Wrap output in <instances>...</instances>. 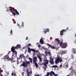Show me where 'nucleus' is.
I'll list each match as a JSON object with an SVG mask.
<instances>
[{
	"label": "nucleus",
	"instance_id": "1",
	"mask_svg": "<svg viewBox=\"0 0 76 76\" xmlns=\"http://www.w3.org/2000/svg\"><path fill=\"white\" fill-rule=\"evenodd\" d=\"M8 10H10V12H12V14L14 16H16V14L17 15H19V12L17 11V10L15 9L13 7H10L8 9Z\"/></svg>",
	"mask_w": 76,
	"mask_h": 76
},
{
	"label": "nucleus",
	"instance_id": "2",
	"mask_svg": "<svg viewBox=\"0 0 76 76\" xmlns=\"http://www.w3.org/2000/svg\"><path fill=\"white\" fill-rule=\"evenodd\" d=\"M30 64V61H26L25 62L23 61L22 62V64L20 66V67H22L23 66V67H28V64Z\"/></svg>",
	"mask_w": 76,
	"mask_h": 76
},
{
	"label": "nucleus",
	"instance_id": "3",
	"mask_svg": "<svg viewBox=\"0 0 76 76\" xmlns=\"http://www.w3.org/2000/svg\"><path fill=\"white\" fill-rule=\"evenodd\" d=\"M37 57H34L33 58V64H35V65L36 67H38V64H37Z\"/></svg>",
	"mask_w": 76,
	"mask_h": 76
},
{
	"label": "nucleus",
	"instance_id": "4",
	"mask_svg": "<svg viewBox=\"0 0 76 76\" xmlns=\"http://www.w3.org/2000/svg\"><path fill=\"white\" fill-rule=\"evenodd\" d=\"M59 62L61 63L62 62V59L61 58H60L59 57L57 58L56 59L55 63L56 64H58Z\"/></svg>",
	"mask_w": 76,
	"mask_h": 76
},
{
	"label": "nucleus",
	"instance_id": "5",
	"mask_svg": "<svg viewBox=\"0 0 76 76\" xmlns=\"http://www.w3.org/2000/svg\"><path fill=\"white\" fill-rule=\"evenodd\" d=\"M28 53H30L31 51H33V52H35L36 53H38L39 51L38 50H35L34 49H31L30 47H28Z\"/></svg>",
	"mask_w": 76,
	"mask_h": 76
},
{
	"label": "nucleus",
	"instance_id": "6",
	"mask_svg": "<svg viewBox=\"0 0 76 76\" xmlns=\"http://www.w3.org/2000/svg\"><path fill=\"white\" fill-rule=\"evenodd\" d=\"M4 59L5 61H9V60H10V58H9V55H7L4 56Z\"/></svg>",
	"mask_w": 76,
	"mask_h": 76
},
{
	"label": "nucleus",
	"instance_id": "7",
	"mask_svg": "<svg viewBox=\"0 0 76 76\" xmlns=\"http://www.w3.org/2000/svg\"><path fill=\"white\" fill-rule=\"evenodd\" d=\"M50 61H49V62L51 64H54V59L52 57H51V56L50 57Z\"/></svg>",
	"mask_w": 76,
	"mask_h": 76
},
{
	"label": "nucleus",
	"instance_id": "8",
	"mask_svg": "<svg viewBox=\"0 0 76 76\" xmlns=\"http://www.w3.org/2000/svg\"><path fill=\"white\" fill-rule=\"evenodd\" d=\"M67 43L66 42L64 43L62 45V47L63 48H65L67 47Z\"/></svg>",
	"mask_w": 76,
	"mask_h": 76
},
{
	"label": "nucleus",
	"instance_id": "9",
	"mask_svg": "<svg viewBox=\"0 0 76 76\" xmlns=\"http://www.w3.org/2000/svg\"><path fill=\"white\" fill-rule=\"evenodd\" d=\"M66 29H63L62 30H61L60 31V35H61V36H63V34H64V32H66Z\"/></svg>",
	"mask_w": 76,
	"mask_h": 76
},
{
	"label": "nucleus",
	"instance_id": "10",
	"mask_svg": "<svg viewBox=\"0 0 76 76\" xmlns=\"http://www.w3.org/2000/svg\"><path fill=\"white\" fill-rule=\"evenodd\" d=\"M56 41H57L58 44H60V46H61V45H62V44H63V42H61L60 43V40H59L58 39H56Z\"/></svg>",
	"mask_w": 76,
	"mask_h": 76
},
{
	"label": "nucleus",
	"instance_id": "11",
	"mask_svg": "<svg viewBox=\"0 0 76 76\" xmlns=\"http://www.w3.org/2000/svg\"><path fill=\"white\" fill-rule=\"evenodd\" d=\"M72 53L73 54H76V49L73 48L72 49Z\"/></svg>",
	"mask_w": 76,
	"mask_h": 76
},
{
	"label": "nucleus",
	"instance_id": "12",
	"mask_svg": "<svg viewBox=\"0 0 76 76\" xmlns=\"http://www.w3.org/2000/svg\"><path fill=\"white\" fill-rule=\"evenodd\" d=\"M19 58H25V56H24V54H20L19 56Z\"/></svg>",
	"mask_w": 76,
	"mask_h": 76
},
{
	"label": "nucleus",
	"instance_id": "13",
	"mask_svg": "<svg viewBox=\"0 0 76 76\" xmlns=\"http://www.w3.org/2000/svg\"><path fill=\"white\" fill-rule=\"evenodd\" d=\"M38 58L39 59V62H42V58H41V56L39 55H37V56Z\"/></svg>",
	"mask_w": 76,
	"mask_h": 76
},
{
	"label": "nucleus",
	"instance_id": "14",
	"mask_svg": "<svg viewBox=\"0 0 76 76\" xmlns=\"http://www.w3.org/2000/svg\"><path fill=\"white\" fill-rule=\"evenodd\" d=\"M15 47H14L13 46H12V48H11V51H12V52H14L15 51Z\"/></svg>",
	"mask_w": 76,
	"mask_h": 76
},
{
	"label": "nucleus",
	"instance_id": "15",
	"mask_svg": "<svg viewBox=\"0 0 76 76\" xmlns=\"http://www.w3.org/2000/svg\"><path fill=\"white\" fill-rule=\"evenodd\" d=\"M20 47H21V46L20 45H18L16 46L15 47V49H18V48H20Z\"/></svg>",
	"mask_w": 76,
	"mask_h": 76
},
{
	"label": "nucleus",
	"instance_id": "16",
	"mask_svg": "<svg viewBox=\"0 0 76 76\" xmlns=\"http://www.w3.org/2000/svg\"><path fill=\"white\" fill-rule=\"evenodd\" d=\"M42 39H43V38L42 37L40 40V42L42 44H44V41H43V40H42Z\"/></svg>",
	"mask_w": 76,
	"mask_h": 76
},
{
	"label": "nucleus",
	"instance_id": "17",
	"mask_svg": "<svg viewBox=\"0 0 76 76\" xmlns=\"http://www.w3.org/2000/svg\"><path fill=\"white\" fill-rule=\"evenodd\" d=\"M28 59H29V60H30V63H32V59L30 57L28 58Z\"/></svg>",
	"mask_w": 76,
	"mask_h": 76
},
{
	"label": "nucleus",
	"instance_id": "18",
	"mask_svg": "<svg viewBox=\"0 0 76 76\" xmlns=\"http://www.w3.org/2000/svg\"><path fill=\"white\" fill-rule=\"evenodd\" d=\"M44 61H45V63H46L47 64H48V61L47 59L45 60V59H44Z\"/></svg>",
	"mask_w": 76,
	"mask_h": 76
},
{
	"label": "nucleus",
	"instance_id": "19",
	"mask_svg": "<svg viewBox=\"0 0 76 76\" xmlns=\"http://www.w3.org/2000/svg\"><path fill=\"white\" fill-rule=\"evenodd\" d=\"M12 53H15V56L17 55V51H16L15 50L14 51V52H12Z\"/></svg>",
	"mask_w": 76,
	"mask_h": 76
},
{
	"label": "nucleus",
	"instance_id": "20",
	"mask_svg": "<svg viewBox=\"0 0 76 76\" xmlns=\"http://www.w3.org/2000/svg\"><path fill=\"white\" fill-rule=\"evenodd\" d=\"M47 64L44 62L43 64H43V65H44V66H45V67H47Z\"/></svg>",
	"mask_w": 76,
	"mask_h": 76
},
{
	"label": "nucleus",
	"instance_id": "21",
	"mask_svg": "<svg viewBox=\"0 0 76 76\" xmlns=\"http://www.w3.org/2000/svg\"><path fill=\"white\" fill-rule=\"evenodd\" d=\"M52 68H55L56 67H58V66L57 65H54L52 66Z\"/></svg>",
	"mask_w": 76,
	"mask_h": 76
},
{
	"label": "nucleus",
	"instance_id": "22",
	"mask_svg": "<svg viewBox=\"0 0 76 76\" xmlns=\"http://www.w3.org/2000/svg\"><path fill=\"white\" fill-rule=\"evenodd\" d=\"M47 31V32H48L49 31V29L48 28H47V29H45V31Z\"/></svg>",
	"mask_w": 76,
	"mask_h": 76
},
{
	"label": "nucleus",
	"instance_id": "23",
	"mask_svg": "<svg viewBox=\"0 0 76 76\" xmlns=\"http://www.w3.org/2000/svg\"><path fill=\"white\" fill-rule=\"evenodd\" d=\"M47 45H48V46H49V47H50V48H51L52 47H51V45H50V44H47Z\"/></svg>",
	"mask_w": 76,
	"mask_h": 76
},
{
	"label": "nucleus",
	"instance_id": "24",
	"mask_svg": "<svg viewBox=\"0 0 76 76\" xmlns=\"http://www.w3.org/2000/svg\"><path fill=\"white\" fill-rule=\"evenodd\" d=\"M48 55L49 56H51V52H48Z\"/></svg>",
	"mask_w": 76,
	"mask_h": 76
},
{
	"label": "nucleus",
	"instance_id": "25",
	"mask_svg": "<svg viewBox=\"0 0 76 76\" xmlns=\"http://www.w3.org/2000/svg\"><path fill=\"white\" fill-rule=\"evenodd\" d=\"M27 76H29V72H28V69L27 70Z\"/></svg>",
	"mask_w": 76,
	"mask_h": 76
},
{
	"label": "nucleus",
	"instance_id": "26",
	"mask_svg": "<svg viewBox=\"0 0 76 76\" xmlns=\"http://www.w3.org/2000/svg\"><path fill=\"white\" fill-rule=\"evenodd\" d=\"M29 46H31V44H29L27 45V47H29Z\"/></svg>",
	"mask_w": 76,
	"mask_h": 76
},
{
	"label": "nucleus",
	"instance_id": "27",
	"mask_svg": "<svg viewBox=\"0 0 76 76\" xmlns=\"http://www.w3.org/2000/svg\"><path fill=\"white\" fill-rule=\"evenodd\" d=\"M62 53L63 54H66V51L62 50Z\"/></svg>",
	"mask_w": 76,
	"mask_h": 76
},
{
	"label": "nucleus",
	"instance_id": "28",
	"mask_svg": "<svg viewBox=\"0 0 76 76\" xmlns=\"http://www.w3.org/2000/svg\"><path fill=\"white\" fill-rule=\"evenodd\" d=\"M15 73H14V72H13V71H12V73L11 74L12 76H14V75H15Z\"/></svg>",
	"mask_w": 76,
	"mask_h": 76
},
{
	"label": "nucleus",
	"instance_id": "29",
	"mask_svg": "<svg viewBox=\"0 0 76 76\" xmlns=\"http://www.w3.org/2000/svg\"><path fill=\"white\" fill-rule=\"evenodd\" d=\"M10 34H13V31H12V29H11V31L10 32Z\"/></svg>",
	"mask_w": 76,
	"mask_h": 76
},
{
	"label": "nucleus",
	"instance_id": "30",
	"mask_svg": "<svg viewBox=\"0 0 76 76\" xmlns=\"http://www.w3.org/2000/svg\"><path fill=\"white\" fill-rule=\"evenodd\" d=\"M65 66L66 68H68V67H69V65H68V64H67Z\"/></svg>",
	"mask_w": 76,
	"mask_h": 76
},
{
	"label": "nucleus",
	"instance_id": "31",
	"mask_svg": "<svg viewBox=\"0 0 76 76\" xmlns=\"http://www.w3.org/2000/svg\"><path fill=\"white\" fill-rule=\"evenodd\" d=\"M45 53L46 55H47L48 54V52L46 51H45Z\"/></svg>",
	"mask_w": 76,
	"mask_h": 76
},
{
	"label": "nucleus",
	"instance_id": "32",
	"mask_svg": "<svg viewBox=\"0 0 76 76\" xmlns=\"http://www.w3.org/2000/svg\"><path fill=\"white\" fill-rule=\"evenodd\" d=\"M47 67H48L47 66L45 67V68L44 69V70H46V69H47Z\"/></svg>",
	"mask_w": 76,
	"mask_h": 76
},
{
	"label": "nucleus",
	"instance_id": "33",
	"mask_svg": "<svg viewBox=\"0 0 76 76\" xmlns=\"http://www.w3.org/2000/svg\"><path fill=\"white\" fill-rule=\"evenodd\" d=\"M28 39H29V38H28V37H26V40H28Z\"/></svg>",
	"mask_w": 76,
	"mask_h": 76
},
{
	"label": "nucleus",
	"instance_id": "34",
	"mask_svg": "<svg viewBox=\"0 0 76 76\" xmlns=\"http://www.w3.org/2000/svg\"><path fill=\"white\" fill-rule=\"evenodd\" d=\"M22 75L23 76H24V72H22Z\"/></svg>",
	"mask_w": 76,
	"mask_h": 76
},
{
	"label": "nucleus",
	"instance_id": "35",
	"mask_svg": "<svg viewBox=\"0 0 76 76\" xmlns=\"http://www.w3.org/2000/svg\"><path fill=\"white\" fill-rule=\"evenodd\" d=\"M22 26L23 27V22H22V25H21V26Z\"/></svg>",
	"mask_w": 76,
	"mask_h": 76
},
{
	"label": "nucleus",
	"instance_id": "36",
	"mask_svg": "<svg viewBox=\"0 0 76 76\" xmlns=\"http://www.w3.org/2000/svg\"><path fill=\"white\" fill-rule=\"evenodd\" d=\"M54 75V76H58V74H56L55 75H55Z\"/></svg>",
	"mask_w": 76,
	"mask_h": 76
},
{
	"label": "nucleus",
	"instance_id": "37",
	"mask_svg": "<svg viewBox=\"0 0 76 76\" xmlns=\"http://www.w3.org/2000/svg\"><path fill=\"white\" fill-rule=\"evenodd\" d=\"M38 47H41V45H38Z\"/></svg>",
	"mask_w": 76,
	"mask_h": 76
},
{
	"label": "nucleus",
	"instance_id": "38",
	"mask_svg": "<svg viewBox=\"0 0 76 76\" xmlns=\"http://www.w3.org/2000/svg\"><path fill=\"white\" fill-rule=\"evenodd\" d=\"M10 51H9L8 52V53L7 55H8V54H10Z\"/></svg>",
	"mask_w": 76,
	"mask_h": 76
},
{
	"label": "nucleus",
	"instance_id": "39",
	"mask_svg": "<svg viewBox=\"0 0 76 76\" xmlns=\"http://www.w3.org/2000/svg\"><path fill=\"white\" fill-rule=\"evenodd\" d=\"M30 74H32V71H31L30 72H29Z\"/></svg>",
	"mask_w": 76,
	"mask_h": 76
},
{
	"label": "nucleus",
	"instance_id": "40",
	"mask_svg": "<svg viewBox=\"0 0 76 76\" xmlns=\"http://www.w3.org/2000/svg\"><path fill=\"white\" fill-rule=\"evenodd\" d=\"M0 74H1V68H0Z\"/></svg>",
	"mask_w": 76,
	"mask_h": 76
},
{
	"label": "nucleus",
	"instance_id": "41",
	"mask_svg": "<svg viewBox=\"0 0 76 76\" xmlns=\"http://www.w3.org/2000/svg\"><path fill=\"white\" fill-rule=\"evenodd\" d=\"M35 76H39V74L36 75Z\"/></svg>",
	"mask_w": 76,
	"mask_h": 76
},
{
	"label": "nucleus",
	"instance_id": "42",
	"mask_svg": "<svg viewBox=\"0 0 76 76\" xmlns=\"http://www.w3.org/2000/svg\"><path fill=\"white\" fill-rule=\"evenodd\" d=\"M14 76H16V74L15 73V74L14 75Z\"/></svg>",
	"mask_w": 76,
	"mask_h": 76
},
{
	"label": "nucleus",
	"instance_id": "43",
	"mask_svg": "<svg viewBox=\"0 0 76 76\" xmlns=\"http://www.w3.org/2000/svg\"><path fill=\"white\" fill-rule=\"evenodd\" d=\"M44 32L45 34H46L47 33V31H44Z\"/></svg>",
	"mask_w": 76,
	"mask_h": 76
},
{
	"label": "nucleus",
	"instance_id": "44",
	"mask_svg": "<svg viewBox=\"0 0 76 76\" xmlns=\"http://www.w3.org/2000/svg\"><path fill=\"white\" fill-rule=\"evenodd\" d=\"M17 26H19V24H17Z\"/></svg>",
	"mask_w": 76,
	"mask_h": 76
},
{
	"label": "nucleus",
	"instance_id": "45",
	"mask_svg": "<svg viewBox=\"0 0 76 76\" xmlns=\"http://www.w3.org/2000/svg\"><path fill=\"white\" fill-rule=\"evenodd\" d=\"M60 67H62V65H60Z\"/></svg>",
	"mask_w": 76,
	"mask_h": 76
},
{
	"label": "nucleus",
	"instance_id": "46",
	"mask_svg": "<svg viewBox=\"0 0 76 76\" xmlns=\"http://www.w3.org/2000/svg\"><path fill=\"white\" fill-rule=\"evenodd\" d=\"M12 20H13V21H14V20H14V19H13Z\"/></svg>",
	"mask_w": 76,
	"mask_h": 76
},
{
	"label": "nucleus",
	"instance_id": "47",
	"mask_svg": "<svg viewBox=\"0 0 76 76\" xmlns=\"http://www.w3.org/2000/svg\"><path fill=\"white\" fill-rule=\"evenodd\" d=\"M1 76H3V75H1Z\"/></svg>",
	"mask_w": 76,
	"mask_h": 76
},
{
	"label": "nucleus",
	"instance_id": "48",
	"mask_svg": "<svg viewBox=\"0 0 76 76\" xmlns=\"http://www.w3.org/2000/svg\"><path fill=\"white\" fill-rule=\"evenodd\" d=\"M1 72H3V71H1Z\"/></svg>",
	"mask_w": 76,
	"mask_h": 76
},
{
	"label": "nucleus",
	"instance_id": "49",
	"mask_svg": "<svg viewBox=\"0 0 76 76\" xmlns=\"http://www.w3.org/2000/svg\"><path fill=\"white\" fill-rule=\"evenodd\" d=\"M67 76H69V75H68Z\"/></svg>",
	"mask_w": 76,
	"mask_h": 76
},
{
	"label": "nucleus",
	"instance_id": "50",
	"mask_svg": "<svg viewBox=\"0 0 76 76\" xmlns=\"http://www.w3.org/2000/svg\"><path fill=\"white\" fill-rule=\"evenodd\" d=\"M68 28H66V29H67Z\"/></svg>",
	"mask_w": 76,
	"mask_h": 76
},
{
	"label": "nucleus",
	"instance_id": "51",
	"mask_svg": "<svg viewBox=\"0 0 76 76\" xmlns=\"http://www.w3.org/2000/svg\"><path fill=\"white\" fill-rule=\"evenodd\" d=\"M20 28H21V27H20Z\"/></svg>",
	"mask_w": 76,
	"mask_h": 76
},
{
	"label": "nucleus",
	"instance_id": "52",
	"mask_svg": "<svg viewBox=\"0 0 76 76\" xmlns=\"http://www.w3.org/2000/svg\"><path fill=\"white\" fill-rule=\"evenodd\" d=\"M11 60V61H12V60Z\"/></svg>",
	"mask_w": 76,
	"mask_h": 76
}]
</instances>
